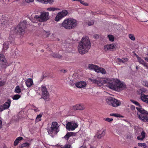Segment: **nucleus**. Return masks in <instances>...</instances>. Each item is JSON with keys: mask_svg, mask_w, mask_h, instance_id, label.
I'll return each mask as SVG.
<instances>
[{"mask_svg": "<svg viewBox=\"0 0 148 148\" xmlns=\"http://www.w3.org/2000/svg\"><path fill=\"white\" fill-rule=\"evenodd\" d=\"M93 83L101 86L103 84H107V86L110 88L116 91L125 89L126 86L125 84L120 81L115 79H106L104 78H98L97 79H89Z\"/></svg>", "mask_w": 148, "mask_h": 148, "instance_id": "obj_1", "label": "nucleus"}, {"mask_svg": "<svg viewBox=\"0 0 148 148\" xmlns=\"http://www.w3.org/2000/svg\"><path fill=\"white\" fill-rule=\"evenodd\" d=\"M91 46L90 41L88 37L84 36L79 42L78 49L79 53L84 54L87 53Z\"/></svg>", "mask_w": 148, "mask_h": 148, "instance_id": "obj_2", "label": "nucleus"}, {"mask_svg": "<svg viewBox=\"0 0 148 148\" xmlns=\"http://www.w3.org/2000/svg\"><path fill=\"white\" fill-rule=\"evenodd\" d=\"M131 101L136 105L138 106L136 109L138 111V116L139 119L144 122H148V112L142 108L140 103L136 101L131 100Z\"/></svg>", "mask_w": 148, "mask_h": 148, "instance_id": "obj_3", "label": "nucleus"}, {"mask_svg": "<svg viewBox=\"0 0 148 148\" xmlns=\"http://www.w3.org/2000/svg\"><path fill=\"white\" fill-rule=\"evenodd\" d=\"M77 21L73 18H67L62 23L59 25L61 28L64 27L67 29H71L75 27L77 25Z\"/></svg>", "mask_w": 148, "mask_h": 148, "instance_id": "obj_4", "label": "nucleus"}, {"mask_svg": "<svg viewBox=\"0 0 148 148\" xmlns=\"http://www.w3.org/2000/svg\"><path fill=\"white\" fill-rule=\"evenodd\" d=\"M49 19V16L48 12H41L40 16L36 15L32 18L30 20L33 23H38V21H45Z\"/></svg>", "mask_w": 148, "mask_h": 148, "instance_id": "obj_5", "label": "nucleus"}, {"mask_svg": "<svg viewBox=\"0 0 148 148\" xmlns=\"http://www.w3.org/2000/svg\"><path fill=\"white\" fill-rule=\"evenodd\" d=\"M26 27V24L25 22H21L16 27L12 28L10 32L13 34L16 33L20 34L24 32Z\"/></svg>", "mask_w": 148, "mask_h": 148, "instance_id": "obj_6", "label": "nucleus"}, {"mask_svg": "<svg viewBox=\"0 0 148 148\" xmlns=\"http://www.w3.org/2000/svg\"><path fill=\"white\" fill-rule=\"evenodd\" d=\"M58 123L56 122H53L52 123L51 127L48 128V132L49 134L52 137L56 134L59 131Z\"/></svg>", "mask_w": 148, "mask_h": 148, "instance_id": "obj_7", "label": "nucleus"}, {"mask_svg": "<svg viewBox=\"0 0 148 148\" xmlns=\"http://www.w3.org/2000/svg\"><path fill=\"white\" fill-rule=\"evenodd\" d=\"M107 103L113 107H116L119 106L121 103L120 101L112 97H108L106 100Z\"/></svg>", "mask_w": 148, "mask_h": 148, "instance_id": "obj_8", "label": "nucleus"}, {"mask_svg": "<svg viewBox=\"0 0 148 148\" xmlns=\"http://www.w3.org/2000/svg\"><path fill=\"white\" fill-rule=\"evenodd\" d=\"M42 92V98H43L45 101H48L50 100V95L46 86H42L41 87Z\"/></svg>", "mask_w": 148, "mask_h": 148, "instance_id": "obj_9", "label": "nucleus"}, {"mask_svg": "<svg viewBox=\"0 0 148 148\" xmlns=\"http://www.w3.org/2000/svg\"><path fill=\"white\" fill-rule=\"evenodd\" d=\"M0 64L1 67L5 69L9 66L7 61L3 54H0Z\"/></svg>", "mask_w": 148, "mask_h": 148, "instance_id": "obj_10", "label": "nucleus"}, {"mask_svg": "<svg viewBox=\"0 0 148 148\" xmlns=\"http://www.w3.org/2000/svg\"><path fill=\"white\" fill-rule=\"evenodd\" d=\"M78 127L77 123L75 122H68L66 125V128L69 131L74 130Z\"/></svg>", "mask_w": 148, "mask_h": 148, "instance_id": "obj_11", "label": "nucleus"}, {"mask_svg": "<svg viewBox=\"0 0 148 148\" xmlns=\"http://www.w3.org/2000/svg\"><path fill=\"white\" fill-rule=\"evenodd\" d=\"M11 102V100L8 99L3 104L0 105V112H1L5 110L8 109L10 106Z\"/></svg>", "mask_w": 148, "mask_h": 148, "instance_id": "obj_12", "label": "nucleus"}, {"mask_svg": "<svg viewBox=\"0 0 148 148\" xmlns=\"http://www.w3.org/2000/svg\"><path fill=\"white\" fill-rule=\"evenodd\" d=\"M34 0H25L26 2L27 3L32 2L34 1ZM39 2L47 4L49 3L50 4H52L53 2V0H36Z\"/></svg>", "mask_w": 148, "mask_h": 148, "instance_id": "obj_13", "label": "nucleus"}, {"mask_svg": "<svg viewBox=\"0 0 148 148\" xmlns=\"http://www.w3.org/2000/svg\"><path fill=\"white\" fill-rule=\"evenodd\" d=\"M116 47V45L113 43L109 45H107L104 46V49L105 51L108 50L111 51L112 49H115Z\"/></svg>", "mask_w": 148, "mask_h": 148, "instance_id": "obj_14", "label": "nucleus"}, {"mask_svg": "<svg viewBox=\"0 0 148 148\" xmlns=\"http://www.w3.org/2000/svg\"><path fill=\"white\" fill-rule=\"evenodd\" d=\"M85 108L83 104H77L73 107V109L74 110H82Z\"/></svg>", "mask_w": 148, "mask_h": 148, "instance_id": "obj_15", "label": "nucleus"}, {"mask_svg": "<svg viewBox=\"0 0 148 148\" xmlns=\"http://www.w3.org/2000/svg\"><path fill=\"white\" fill-rule=\"evenodd\" d=\"M136 57L138 62L140 64H142L145 67L148 68V64L145 62L144 60L141 58L139 57L137 55Z\"/></svg>", "mask_w": 148, "mask_h": 148, "instance_id": "obj_16", "label": "nucleus"}, {"mask_svg": "<svg viewBox=\"0 0 148 148\" xmlns=\"http://www.w3.org/2000/svg\"><path fill=\"white\" fill-rule=\"evenodd\" d=\"M76 86L78 88H82L85 87L86 85V83L84 82H80L76 83Z\"/></svg>", "mask_w": 148, "mask_h": 148, "instance_id": "obj_17", "label": "nucleus"}, {"mask_svg": "<svg viewBox=\"0 0 148 148\" xmlns=\"http://www.w3.org/2000/svg\"><path fill=\"white\" fill-rule=\"evenodd\" d=\"M25 81L26 85L28 88L31 87L33 84V81L32 79H28Z\"/></svg>", "mask_w": 148, "mask_h": 148, "instance_id": "obj_18", "label": "nucleus"}, {"mask_svg": "<svg viewBox=\"0 0 148 148\" xmlns=\"http://www.w3.org/2000/svg\"><path fill=\"white\" fill-rule=\"evenodd\" d=\"M12 41H7L4 42L3 44V50H7L9 48V45L12 44Z\"/></svg>", "mask_w": 148, "mask_h": 148, "instance_id": "obj_19", "label": "nucleus"}, {"mask_svg": "<svg viewBox=\"0 0 148 148\" xmlns=\"http://www.w3.org/2000/svg\"><path fill=\"white\" fill-rule=\"evenodd\" d=\"M75 133L73 132H67L66 134L63 137L68 140L70 137L71 136H75Z\"/></svg>", "mask_w": 148, "mask_h": 148, "instance_id": "obj_20", "label": "nucleus"}, {"mask_svg": "<svg viewBox=\"0 0 148 148\" xmlns=\"http://www.w3.org/2000/svg\"><path fill=\"white\" fill-rule=\"evenodd\" d=\"M106 134V131L105 130H103L102 132L100 133V131H98L97 132V137L98 139H100L102 137L104 136Z\"/></svg>", "mask_w": 148, "mask_h": 148, "instance_id": "obj_21", "label": "nucleus"}, {"mask_svg": "<svg viewBox=\"0 0 148 148\" xmlns=\"http://www.w3.org/2000/svg\"><path fill=\"white\" fill-rule=\"evenodd\" d=\"M140 98L142 101L148 103V95L142 94L140 96Z\"/></svg>", "mask_w": 148, "mask_h": 148, "instance_id": "obj_22", "label": "nucleus"}, {"mask_svg": "<svg viewBox=\"0 0 148 148\" xmlns=\"http://www.w3.org/2000/svg\"><path fill=\"white\" fill-rule=\"evenodd\" d=\"M88 67L89 69L94 70L95 71H96L97 69L98 68V66L92 64H89L88 65Z\"/></svg>", "mask_w": 148, "mask_h": 148, "instance_id": "obj_23", "label": "nucleus"}, {"mask_svg": "<svg viewBox=\"0 0 148 148\" xmlns=\"http://www.w3.org/2000/svg\"><path fill=\"white\" fill-rule=\"evenodd\" d=\"M98 68L97 69L96 71L98 73L100 72L103 74H105L106 73L105 70L103 68L99 67L98 66Z\"/></svg>", "mask_w": 148, "mask_h": 148, "instance_id": "obj_24", "label": "nucleus"}, {"mask_svg": "<svg viewBox=\"0 0 148 148\" xmlns=\"http://www.w3.org/2000/svg\"><path fill=\"white\" fill-rule=\"evenodd\" d=\"M141 136H138L137 137V138L138 140H142L145 137V132L143 131L141 133Z\"/></svg>", "mask_w": 148, "mask_h": 148, "instance_id": "obj_25", "label": "nucleus"}, {"mask_svg": "<svg viewBox=\"0 0 148 148\" xmlns=\"http://www.w3.org/2000/svg\"><path fill=\"white\" fill-rule=\"evenodd\" d=\"M23 139V138L22 137H18L17 138L16 140H15L14 143V146L17 145L18 143L19 142L22 140Z\"/></svg>", "mask_w": 148, "mask_h": 148, "instance_id": "obj_26", "label": "nucleus"}, {"mask_svg": "<svg viewBox=\"0 0 148 148\" xmlns=\"http://www.w3.org/2000/svg\"><path fill=\"white\" fill-rule=\"evenodd\" d=\"M63 17L60 14L58 13L57 14V15L55 17V20L56 21H58L61 20Z\"/></svg>", "mask_w": 148, "mask_h": 148, "instance_id": "obj_27", "label": "nucleus"}, {"mask_svg": "<svg viewBox=\"0 0 148 148\" xmlns=\"http://www.w3.org/2000/svg\"><path fill=\"white\" fill-rule=\"evenodd\" d=\"M59 13L61 15H62V16L63 17L67 15L68 14V12L66 10H63L62 12Z\"/></svg>", "mask_w": 148, "mask_h": 148, "instance_id": "obj_28", "label": "nucleus"}, {"mask_svg": "<svg viewBox=\"0 0 148 148\" xmlns=\"http://www.w3.org/2000/svg\"><path fill=\"white\" fill-rule=\"evenodd\" d=\"M21 92V90L18 86H16L14 90V92L16 93H19Z\"/></svg>", "mask_w": 148, "mask_h": 148, "instance_id": "obj_29", "label": "nucleus"}, {"mask_svg": "<svg viewBox=\"0 0 148 148\" xmlns=\"http://www.w3.org/2000/svg\"><path fill=\"white\" fill-rule=\"evenodd\" d=\"M21 97V96L20 95L16 94L14 95L12 98L14 100H17L19 99Z\"/></svg>", "mask_w": 148, "mask_h": 148, "instance_id": "obj_30", "label": "nucleus"}, {"mask_svg": "<svg viewBox=\"0 0 148 148\" xmlns=\"http://www.w3.org/2000/svg\"><path fill=\"white\" fill-rule=\"evenodd\" d=\"M52 56L54 58H58L59 59H60L62 57V56L61 55L57 53H53Z\"/></svg>", "mask_w": 148, "mask_h": 148, "instance_id": "obj_31", "label": "nucleus"}, {"mask_svg": "<svg viewBox=\"0 0 148 148\" xmlns=\"http://www.w3.org/2000/svg\"><path fill=\"white\" fill-rule=\"evenodd\" d=\"M128 37L129 38L132 40L134 41L136 39L134 35L133 34H129L128 35Z\"/></svg>", "mask_w": 148, "mask_h": 148, "instance_id": "obj_32", "label": "nucleus"}, {"mask_svg": "<svg viewBox=\"0 0 148 148\" xmlns=\"http://www.w3.org/2000/svg\"><path fill=\"white\" fill-rule=\"evenodd\" d=\"M42 116V115L40 114H39L38 115L36 118L35 121L37 122H38V121H41V117Z\"/></svg>", "mask_w": 148, "mask_h": 148, "instance_id": "obj_33", "label": "nucleus"}, {"mask_svg": "<svg viewBox=\"0 0 148 148\" xmlns=\"http://www.w3.org/2000/svg\"><path fill=\"white\" fill-rule=\"evenodd\" d=\"M108 36L110 41L111 42L114 41V38L113 36L112 35H108Z\"/></svg>", "mask_w": 148, "mask_h": 148, "instance_id": "obj_34", "label": "nucleus"}, {"mask_svg": "<svg viewBox=\"0 0 148 148\" xmlns=\"http://www.w3.org/2000/svg\"><path fill=\"white\" fill-rule=\"evenodd\" d=\"M30 145L29 143H28L27 142H26L24 143H23L21 145V148H22L23 147H29Z\"/></svg>", "mask_w": 148, "mask_h": 148, "instance_id": "obj_35", "label": "nucleus"}, {"mask_svg": "<svg viewBox=\"0 0 148 148\" xmlns=\"http://www.w3.org/2000/svg\"><path fill=\"white\" fill-rule=\"evenodd\" d=\"M138 145L139 146L143 147L144 148H147V146L146 145L145 143H138Z\"/></svg>", "mask_w": 148, "mask_h": 148, "instance_id": "obj_36", "label": "nucleus"}, {"mask_svg": "<svg viewBox=\"0 0 148 148\" xmlns=\"http://www.w3.org/2000/svg\"><path fill=\"white\" fill-rule=\"evenodd\" d=\"M110 115L112 116H114L116 117H121L119 114H116V113H111L110 114Z\"/></svg>", "mask_w": 148, "mask_h": 148, "instance_id": "obj_37", "label": "nucleus"}, {"mask_svg": "<svg viewBox=\"0 0 148 148\" xmlns=\"http://www.w3.org/2000/svg\"><path fill=\"white\" fill-rule=\"evenodd\" d=\"M79 1L82 4L84 5L88 6V4L87 3H85L84 1L82 0H79Z\"/></svg>", "mask_w": 148, "mask_h": 148, "instance_id": "obj_38", "label": "nucleus"}, {"mask_svg": "<svg viewBox=\"0 0 148 148\" xmlns=\"http://www.w3.org/2000/svg\"><path fill=\"white\" fill-rule=\"evenodd\" d=\"M143 84L145 86L148 87V82L146 81H143L142 82Z\"/></svg>", "mask_w": 148, "mask_h": 148, "instance_id": "obj_39", "label": "nucleus"}, {"mask_svg": "<svg viewBox=\"0 0 148 148\" xmlns=\"http://www.w3.org/2000/svg\"><path fill=\"white\" fill-rule=\"evenodd\" d=\"M104 120L110 122L112 121L113 120V119L112 118H107L104 119Z\"/></svg>", "mask_w": 148, "mask_h": 148, "instance_id": "obj_40", "label": "nucleus"}, {"mask_svg": "<svg viewBox=\"0 0 148 148\" xmlns=\"http://www.w3.org/2000/svg\"><path fill=\"white\" fill-rule=\"evenodd\" d=\"M123 63H125L128 61V59L127 58H122Z\"/></svg>", "mask_w": 148, "mask_h": 148, "instance_id": "obj_41", "label": "nucleus"}, {"mask_svg": "<svg viewBox=\"0 0 148 148\" xmlns=\"http://www.w3.org/2000/svg\"><path fill=\"white\" fill-rule=\"evenodd\" d=\"M5 84V82L2 81H0V87H1L4 86Z\"/></svg>", "mask_w": 148, "mask_h": 148, "instance_id": "obj_42", "label": "nucleus"}, {"mask_svg": "<svg viewBox=\"0 0 148 148\" xmlns=\"http://www.w3.org/2000/svg\"><path fill=\"white\" fill-rule=\"evenodd\" d=\"M94 21H92L90 22H89L88 25L89 26L92 25L94 24Z\"/></svg>", "mask_w": 148, "mask_h": 148, "instance_id": "obj_43", "label": "nucleus"}, {"mask_svg": "<svg viewBox=\"0 0 148 148\" xmlns=\"http://www.w3.org/2000/svg\"><path fill=\"white\" fill-rule=\"evenodd\" d=\"M117 60H118V61L119 62H120V63H123V60H122V59H121L119 58H117Z\"/></svg>", "mask_w": 148, "mask_h": 148, "instance_id": "obj_44", "label": "nucleus"}, {"mask_svg": "<svg viewBox=\"0 0 148 148\" xmlns=\"http://www.w3.org/2000/svg\"><path fill=\"white\" fill-rule=\"evenodd\" d=\"M94 38L95 39H97L99 38V36L97 34H95L94 35Z\"/></svg>", "mask_w": 148, "mask_h": 148, "instance_id": "obj_45", "label": "nucleus"}, {"mask_svg": "<svg viewBox=\"0 0 148 148\" xmlns=\"http://www.w3.org/2000/svg\"><path fill=\"white\" fill-rule=\"evenodd\" d=\"M130 108L131 110H134L135 109V106L134 105H131Z\"/></svg>", "mask_w": 148, "mask_h": 148, "instance_id": "obj_46", "label": "nucleus"}, {"mask_svg": "<svg viewBox=\"0 0 148 148\" xmlns=\"http://www.w3.org/2000/svg\"><path fill=\"white\" fill-rule=\"evenodd\" d=\"M47 77V76L45 75V74L42 75V80H43L45 77Z\"/></svg>", "mask_w": 148, "mask_h": 148, "instance_id": "obj_47", "label": "nucleus"}, {"mask_svg": "<svg viewBox=\"0 0 148 148\" xmlns=\"http://www.w3.org/2000/svg\"><path fill=\"white\" fill-rule=\"evenodd\" d=\"M2 121L1 120H0V128L2 127Z\"/></svg>", "mask_w": 148, "mask_h": 148, "instance_id": "obj_48", "label": "nucleus"}, {"mask_svg": "<svg viewBox=\"0 0 148 148\" xmlns=\"http://www.w3.org/2000/svg\"><path fill=\"white\" fill-rule=\"evenodd\" d=\"M145 60L148 62V57H146L144 58Z\"/></svg>", "mask_w": 148, "mask_h": 148, "instance_id": "obj_49", "label": "nucleus"}, {"mask_svg": "<svg viewBox=\"0 0 148 148\" xmlns=\"http://www.w3.org/2000/svg\"><path fill=\"white\" fill-rule=\"evenodd\" d=\"M52 11H53L57 10V8H52Z\"/></svg>", "mask_w": 148, "mask_h": 148, "instance_id": "obj_50", "label": "nucleus"}, {"mask_svg": "<svg viewBox=\"0 0 148 148\" xmlns=\"http://www.w3.org/2000/svg\"><path fill=\"white\" fill-rule=\"evenodd\" d=\"M47 10L49 11H52V8H47Z\"/></svg>", "mask_w": 148, "mask_h": 148, "instance_id": "obj_51", "label": "nucleus"}, {"mask_svg": "<svg viewBox=\"0 0 148 148\" xmlns=\"http://www.w3.org/2000/svg\"><path fill=\"white\" fill-rule=\"evenodd\" d=\"M34 110L36 112H37L38 111V108H36L34 109Z\"/></svg>", "mask_w": 148, "mask_h": 148, "instance_id": "obj_52", "label": "nucleus"}, {"mask_svg": "<svg viewBox=\"0 0 148 148\" xmlns=\"http://www.w3.org/2000/svg\"><path fill=\"white\" fill-rule=\"evenodd\" d=\"M131 138V136H127V138L128 139H130Z\"/></svg>", "mask_w": 148, "mask_h": 148, "instance_id": "obj_53", "label": "nucleus"}, {"mask_svg": "<svg viewBox=\"0 0 148 148\" xmlns=\"http://www.w3.org/2000/svg\"><path fill=\"white\" fill-rule=\"evenodd\" d=\"M61 71L62 72H63L64 73H66V72H67V71L66 70H62Z\"/></svg>", "mask_w": 148, "mask_h": 148, "instance_id": "obj_54", "label": "nucleus"}, {"mask_svg": "<svg viewBox=\"0 0 148 148\" xmlns=\"http://www.w3.org/2000/svg\"><path fill=\"white\" fill-rule=\"evenodd\" d=\"M5 21H3V23H2V24H5Z\"/></svg>", "mask_w": 148, "mask_h": 148, "instance_id": "obj_55", "label": "nucleus"}, {"mask_svg": "<svg viewBox=\"0 0 148 148\" xmlns=\"http://www.w3.org/2000/svg\"><path fill=\"white\" fill-rule=\"evenodd\" d=\"M72 1H79V0H72Z\"/></svg>", "mask_w": 148, "mask_h": 148, "instance_id": "obj_56", "label": "nucleus"}, {"mask_svg": "<svg viewBox=\"0 0 148 148\" xmlns=\"http://www.w3.org/2000/svg\"><path fill=\"white\" fill-rule=\"evenodd\" d=\"M137 68H138V67H137V66H136V69H137Z\"/></svg>", "mask_w": 148, "mask_h": 148, "instance_id": "obj_57", "label": "nucleus"}, {"mask_svg": "<svg viewBox=\"0 0 148 148\" xmlns=\"http://www.w3.org/2000/svg\"><path fill=\"white\" fill-rule=\"evenodd\" d=\"M8 2H9V0H8Z\"/></svg>", "mask_w": 148, "mask_h": 148, "instance_id": "obj_58", "label": "nucleus"}, {"mask_svg": "<svg viewBox=\"0 0 148 148\" xmlns=\"http://www.w3.org/2000/svg\"><path fill=\"white\" fill-rule=\"evenodd\" d=\"M147 55L148 56V53H147Z\"/></svg>", "mask_w": 148, "mask_h": 148, "instance_id": "obj_59", "label": "nucleus"}]
</instances>
